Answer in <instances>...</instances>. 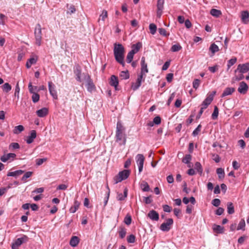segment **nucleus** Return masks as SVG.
I'll use <instances>...</instances> for the list:
<instances>
[{
  "instance_id": "f257e3e1",
  "label": "nucleus",
  "mask_w": 249,
  "mask_h": 249,
  "mask_svg": "<svg viewBox=\"0 0 249 249\" xmlns=\"http://www.w3.org/2000/svg\"><path fill=\"white\" fill-rule=\"evenodd\" d=\"M115 60L123 66H124V48L121 44H114L113 49Z\"/></svg>"
},
{
  "instance_id": "f03ea898",
  "label": "nucleus",
  "mask_w": 249,
  "mask_h": 249,
  "mask_svg": "<svg viewBox=\"0 0 249 249\" xmlns=\"http://www.w3.org/2000/svg\"><path fill=\"white\" fill-rule=\"evenodd\" d=\"M115 137L116 139V141L117 142L123 141V144H125L126 142V139L125 138L124 134V128L120 121H118L117 123Z\"/></svg>"
},
{
  "instance_id": "7ed1b4c3",
  "label": "nucleus",
  "mask_w": 249,
  "mask_h": 249,
  "mask_svg": "<svg viewBox=\"0 0 249 249\" xmlns=\"http://www.w3.org/2000/svg\"><path fill=\"white\" fill-rule=\"evenodd\" d=\"M34 36L36 40V44L39 46L41 44L42 31L41 27L40 24H37L35 28Z\"/></svg>"
},
{
  "instance_id": "20e7f679",
  "label": "nucleus",
  "mask_w": 249,
  "mask_h": 249,
  "mask_svg": "<svg viewBox=\"0 0 249 249\" xmlns=\"http://www.w3.org/2000/svg\"><path fill=\"white\" fill-rule=\"evenodd\" d=\"M129 174L130 172L128 170H124L120 172L114 178V183L117 184L122 180L126 179L128 177Z\"/></svg>"
},
{
  "instance_id": "39448f33",
  "label": "nucleus",
  "mask_w": 249,
  "mask_h": 249,
  "mask_svg": "<svg viewBox=\"0 0 249 249\" xmlns=\"http://www.w3.org/2000/svg\"><path fill=\"white\" fill-rule=\"evenodd\" d=\"M84 75V79L87 82L86 87L88 91L91 92L95 90V86L90 76L88 74H83Z\"/></svg>"
},
{
  "instance_id": "423d86ee",
  "label": "nucleus",
  "mask_w": 249,
  "mask_h": 249,
  "mask_svg": "<svg viewBox=\"0 0 249 249\" xmlns=\"http://www.w3.org/2000/svg\"><path fill=\"white\" fill-rule=\"evenodd\" d=\"M29 238L26 235H23L21 237L17 239L14 243L12 245V249H17L18 247L20 246L22 244L27 242Z\"/></svg>"
},
{
  "instance_id": "0eeeda50",
  "label": "nucleus",
  "mask_w": 249,
  "mask_h": 249,
  "mask_svg": "<svg viewBox=\"0 0 249 249\" xmlns=\"http://www.w3.org/2000/svg\"><path fill=\"white\" fill-rule=\"evenodd\" d=\"M216 93V91H213L212 93L208 95L206 98L204 100L201 104L202 109H206L208 106L211 103L213 99V96Z\"/></svg>"
},
{
  "instance_id": "6e6552de",
  "label": "nucleus",
  "mask_w": 249,
  "mask_h": 249,
  "mask_svg": "<svg viewBox=\"0 0 249 249\" xmlns=\"http://www.w3.org/2000/svg\"><path fill=\"white\" fill-rule=\"evenodd\" d=\"M173 224V220L168 218L165 222H163L160 226V229L163 231H168L171 229V226Z\"/></svg>"
},
{
  "instance_id": "1a4fd4ad",
  "label": "nucleus",
  "mask_w": 249,
  "mask_h": 249,
  "mask_svg": "<svg viewBox=\"0 0 249 249\" xmlns=\"http://www.w3.org/2000/svg\"><path fill=\"white\" fill-rule=\"evenodd\" d=\"M136 162L138 166L139 173H141L143 169L144 157L142 154H138L136 157Z\"/></svg>"
},
{
  "instance_id": "9d476101",
  "label": "nucleus",
  "mask_w": 249,
  "mask_h": 249,
  "mask_svg": "<svg viewBox=\"0 0 249 249\" xmlns=\"http://www.w3.org/2000/svg\"><path fill=\"white\" fill-rule=\"evenodd\" d=\"M48 88L50 94L54 99H57V93L55 89V86L51 81L48 82Z\"/></svg>"
},
{
  "instance_id": "9b49d317",
  "label": "nucleus",
  "mask_w": 249,
  "mask_h": 249,
  "mask_svg": "<svg viewBox=\"0 0 249 249\" xmlns=\"http://www.w3.org/2000/svg\"><path fill=\"white\" fill-rule=\"evenodd\" d=\"M144 78L142 75H138L136 82L132 83L131 89L134 91L138 89L141 86L142 81L144 80Z\"/></svg>"
},
{
  "instance_id": "f8f14e48",
  "label": "nucleus",
  "mask_w": 249,
  "mask_h": 249,
  "mask_svg": "<svg viewBox=\"0 0 249 249\" xmlns=\"http://www.w3.org/2000/svg\"><path fill=\"white\" fill-rule=\"evenodd\" d=\"M148 72V70L147 64L145 62V58L142 57L141 59V71L140 75H142V77H143V76H145L146 73Z\"/></svg>"
},
{
  "instance_id": "ddd939ff",
  "label": "nucleus",
  "mask_w": 249,
  "mask_h": 249,
  "mask_svg": "<svg viewBox=\"0 0 249 249\" xmlns=\"http://www.w3.org/2000/svg\"><path fill=\"white\" fill-rule=\"evenodd\" d=\"M73 72L75 76L76 80L79 82H82L81 78V69L79 65L75 66L73 68Z\"/></svg>"
},
{
  "instance_id": "4468645a",
  "label": "nucleus",
  "mask_w": 249,
  "mask_h": 249,
  "mask_svg": "<svg viewBox=\"0 0 249 249\" xmlns=\"http://www.w3.org/2000/svg\"><path fill=\"white\" fill-rule=\"evenodd\" d=\"M237 71L242 73L248 72L249 71V63L238 65L235 72Z\"/></svg>"
},
{
  "instance_id": "2eb2a0df",
  "label": "nucleus",
  "mask_w": 249,
  "mask_h": 249,
  "mask_svg": "<svg viewBox=\"0 0 249 249\" xmlns=\"http://www.w3.org/2000/svg\"><path fill=\"white\" fill-rule=\"evenodd\" d=\"M249 89L248 85L245 82H241L239 84V86L238 88V91L241 94H245Z\"/></svg>"
},
{
  "instance_id": "dca6fc26",
  "label": "nucleus",
  "mask_w": 249,
  "mask_h": 249,
  "mask_svg": "<svg viewBox=\"0 0 249 249\" xmlns=\"http://www.w3.org/2000/svg\"><path fill=\"white\" fill-rule=\"evenodd\" d=\"M148 217L153 221H158L159 219V214L155 210H151L147 214Z\"/></svg>"
},
{
  "instance_id": "f3484780",
  "label": "nucleus",
  "mask_w": 249,
  "mask_h": 249,
  "mask_svg": "<svg viewBox=\"0 0 249 249\" xmlns=\"http://www.w3.org/2000/svg\"><path fill=\"white\" fill-rule=\"evenodd\" d=\"M118 83L119 82L117 77L114 75H111L109 81V84L110 86L114 87L116 90H118Z\"/></svg>"
},
{
  "instance_id": "a211bd4d",
  "label": "nucleus",
  "mask_w": 249,
  "mask_h": 249,
  "mask_svg": "<svg viewBox=\"0 0 249 249\" xmlns=\"http://www.w3.org/2000/svg\"><path fill=\"white\" fill-rule=\"evenodd\" d=\"M36 137V131L34 130H31L30 132V135L28 136L26 140V142L28 144H30L32 143L34 141V140Z\"/></svg>"
},
{
  "instance_id": "6ab92c4d",
  "label": "nucleus",
  "mask_w": 249,
  "mask_h": 249,
  "mask_svg": "<svg viewBox=\"0 0 249 249\" xmlns=\"http://www.w3.org/2000/svg\"><path fill=\"white\" fill-rule=\"evenodd\" d=\"M16 155L14 153H8L7 154H4L1 157L0 160L2 162H5L11 159H12L13 160L16 157Z\"/></svg>"
},
{
  "instance_id": "aec40b11",
  "label": "nucleus",
  "mask_w": 249,
  "mask_h": 249,
  "mask_svg": "<svg viewBox=\"0 0 249 249\" xmlns=\"http://www.w3.org/2000/svg\"><path fill=\"white\" fill-rule=\"evenodd\" d=\"M38 59V57L37 56H33L32 57L30 58L28 60L26 64V67L27 69H29L31 68L32 65L35 64Z\"/></svg>"
},
{
  "instance_id": "412c9836",
  "label": "nucleus",
  "mask_w": 249,
  "mask_h": 249,
  "mask_svg": "<svg viewBox=\"0 0 249 249\" xmlns=\"http://www.w3.org/2000/svg\"><path fill=\"white\" fill-rule=\"evenodd\" d=\"M36 113L39 117H44L48 114V109L43 107L37 110Z\"/></svg>"
},
{
  "instance_id": "4be33fe9",
  "label": "nucleus",
  "mask_w": 249,
  "mask_h": 249,
  "mask_svg": "<svg viewBox=\"0 0 249 249\" xmlns=\"http://www.w3.org/2000/svg\"><path fill=\"white\" fill-rule=\"evenodd\" d=\"M241 19L245 23L249 21V13L247 11H244L241 13Z\"/></svg>"
},
{
  "instance_id": "5701e85b",
  "label": "nucleus",
  "mask_w": 249,
  "mask_h": 249,
  "mask_svg": "<svg viewBox=\"0 0 249 249\" xmlns=\"http://www.w3.org/2000/svg\"><path fill=\"white\" fill-rule=\"evenodd\" d=\"M142 47V43L141 42H138L132 46V50L130 51V52L133 53L134 54H135L139 52V50Z\"/></svg>"
},
{
  "instance_id": "b1692460",
  "label": "nucleus",
  "mask_w": 249,
  "mask_h": 249,
  "mask_svg": "<svg viewBox=\"0 0 249 249\" xmlns=\"http://www.w3.org/2000/svg\"><path fill=\"white\" fill-rule=\"evenodd\" d=\"M234 91L235 89L233 88H226L224 90L221 97H224L231 95Z\"/></svg>"
},
{
  "instance_id": "393cba45",
  "label": "nucleus",
  "mask_w": 249,
  "mask_h": 249,
  "mask_svg": "<svg viewBox=\"0 0 249 249\" xmlns=\"http://www.w3.org/2000/svg\"><path fill=\"white\" fill-rule=\"evenodd\" d=\"M24 171L22 170H18L13 172H9L7 174V176L9 177H17L22 174Z\"/></svg>"
},
{
  "instance_id": "a878e982",
  "label": "nucleus",
  "mask_w": 249,
  "mask_h": 249,
  "mask_svg": "<svg viewBox=\"0 0 249 249\" xmlns=\"http://www.w3.org/2000/svg\"><path fill=\"white\" fill-rule=\"evenodd\" d=\"M79 240L77 236H72L70 240V244L71 247H75L79 243Z\"/></svg>"
},
{
  "instance_id": "bb28decb",
  "label": "nucleus",
  "mask_w": 249,
  "mask_h": 249,
  "mask_svg": "<svg viewBox=\"0 0 249 249\" xmlns=\"http://www.w3.org/2000/svg\"><path fill=\"white\" fill-rule=\"evenodd\" d=\"M213 229V231L217 233H222L224 232V228L220 225L214 224Z\"/></svg>"
},
{
  "instance_id": "cd10ccee",
  "label": "nucleus",
  "mask_w": 249,
  "mask_h": 249,
  "mask_svg": "<svg viewBox=\"0 0 249 249\" xmlns=\"http://www.w3.org/2000/svg\"><path fill=\"white\" fill-rule=\"evenodd\" d=\"M80 205V203L77 201L75 200L74 202V205L73 206L71 207L70 209V212L71 213H74L78 209Z\"/></svg>"
},
{
  "instance_id": "c85d7f7f",
  "label": "nucleus",
  "mask_w": 249,
  "mask_h": 249,
  "mask_svg": "<svg viewBox=\"0 0 249 249\" xmlns=\"http://www.w3.org/2000/svg\"><path fill=\"white\" fill-rule=\"evenodd\" d=\"M140 187L143 192H149L150 191V187L145 181H142L140 185Z\"/></svg>"
},
{
  "instance_id": "c756f323",
  "label": "nucleus",
  "mask_w": 249,
  "mask_h": 249,
  "mask_svg": "<svg viewBox=\"0 0 249 249\" xmlns=\"http://www.w3.org/2000/svg\"><path fill=\"white\" fill-rule=\"evenodd\" d=\"M24 128L23 125H19L15 127L13 130V133L15 134H18L23 131Z\"/></svg>"
},
{
  "instance_id": "7c9ffc66",
  "label": "nucleus",
  "mask_w": 249,
  "mask_h": 249,
  "mask_svg": "<svg viewBox=\"0 0 249 249\" xmlns=\"http://www.w3.org/2000/svg\"><path fill=\"white\" fill-rule=\"evenodd\" d=\"M195 168L197 171L198 174L201 176L203 172L202 167L199 162H196L195 164Z\"/></svg>"
},
{
  "instance_id": "2f4dec72",
  "label": "nucleus",
  "mask_w": 249,
  "mask_h": 249,
  "mask_svg": "<svg viewBox=\"0 0 249 249\" xmlns=\"http://www.w3.org/2000/svg\"><path fill=\"white\" fill-rule=\"evenodd\" d=\"M210 14L213 17H219L222 15L221 11L215 9H212L210 11Z\"/></svg>"
},
{
  "instance_id": "473e14b6",
  "label": "nucleus",
  "mask_w": 249,
  "mask_h": 249,
  "mask_svg": "<svg viewBox=\"0 0 249 249\" xmlns=\"http://www.w3.org/2000/svg\"><path fill=\"white\" fill-rule=\"evenodd\" d=\"M227 211L230 214H233L234 213V209L233 204L231 202H228L227 204Z\"/></svg>"
},
{
  "instance_id": "72a5a7b5",
  "label": "nucleus",
  "mask_w": 249,
  "mask_h": 249,
  "mask_svg": "<svg viewBox=\"0 0 249 249\" xmlns=\"http://www.w3.org/2000/svg\"><path fill=\"white\" fill-rule=\"evenodd\" d=\"M245 226H246L245 221L244 219H242L240 221L236 229L238 231V230L245 231Z\"/></svg>"
},
{
  "instance_id": "f704fd0d",
  "label": "nucleus",
  "mask_w": 249,
  "mask_h": 249,
  "mask_svg": "<svg viewBox=\"0 0 249 249\" xmlns=\"http://www.w3.org/2000/svg\"><path fill=\"white\" fill-rule=\"evenodd\" d=\"M210 51L213 54L216 52L219 51V48L217 45L214 43H213L210 47Z\"/></svg>"
},
{
  "instance_id": "c9c22d12",
  "label": "nucleus",
  "mask_w": 249,
  "mask_h": 249,
  "mask_svg": "<svg viewBox=\"0 0 249 249\" xmlns=\"http://www.w3.org/2000/svg\"><path fill=\"white\" fill-rule=\"evenodd\" d=\"M182 49V47L179 45V44L177 43L173 45L171 48V51L173 52H178Z\"/></svg>"
},
{
  "instance_id": "e433bc0d",
  "label": "nucleus",
  "mask_w": 249,
  "mask_h": 249,
  "mask_svg": "<svg viewBox=\"0 0 249 249\" xmlns=\"http://www.w3.org/2000/svg\"><path fill=\"white\" fill-rule=\"evenodd\" d=\"M107 188L108 191L107 192L106 196L104 198V208L106 206V205L107 204L108 200L109 197V195H110V190H109L108 186L107 185Z\"/></svg>"
},
{
  "instance_id": "4c0bfd02",
  "label": "nucleus",
  "mask_w": 249,
  "mask_h": 249,
  "mask_svg": "<svg viewBox=\"0 0 249 249\" xmlns=\"http://www.w3.org/2000/svg\"><path fill=\"white\" fill-rule=\"evenodd\" d=\"M120 77L122 79H127L129 78V74L128 71H122L120 74Z\"/></svg>"
},
{
  "instance_id": "58836bf2",
  "label": "nucleus",
  "mask_w": 249,
  "mask_h": 249,
  "mask_svg": "<svg viewBox=\"0 0 249 249\" xmlns=\"http://www.w3.org/2000/svg\"><path fill=\"white\" fill-rule=\"evenodd\" d=\"M236 61L237 59L235 57L230 59L228 62L227 71H228L229 69L236 62Z\"/></svg>"
},
{
  "instance_id": "ea45409f",
  "label": "nucleus",
  "mask_w": 249,
  "mask_h": 249,
  "mask_svg": "<svg viewBox=\"0 0 249 249\" xmlns=\"http://www.w3.org/2000/svg\"><path fill=\"white\" fill-rule=\"evenodd\" d=\"M216 173L218 175L219 178H222L224 177L225 172L224 170L222 168H218L216 169Z\"/></svg>"
},
{
  "instance_id": "a19ab883",
  "label": "nucleus",
  "mask_w": 249,
  "mask_h": 249,
  "mask_svg": "<svg viewBox=\"0 0 249 249\" xmlns=\"http://www.w3.org/2000/svg\"><path fill=\"white\" fill-rule=\"evenodd\" d=\"M149 30L152 35H155L157 31V26L154 23H151L149 25Z\"/></svg>"
},
{
  "instance_id": "79ce46f5",
  "label": "nucleus",
  "mask_w": 249,
  "mask_h": 249,
  "mask_svg": "<svg viewBox=\"0 0 249 249\" xmlns=\"http://www.w3.org/2000/svg\"><path fill=\"white\" fill-rule=\"evenodd\" d=\"M107 17V12L106 10H104L102 11V14L100 16V18L98 20V22L101 19L103 21H104L105 19Z\"/></svg>"
},
{
  "instance_id": "37998d69",
  "label": "nucleus",
  "mask_w": 249,
  "mask_h": 249,
  "mask_svg": "<svg viewBox=\"0 0 249 249\" xmlns=\"http://www.w3.org/2000/svg\"><path fill=\"white\" fill-rule=\"evenodd\" d=\"M192 159V156L190 154H187L182 159V162L186 164H189Z\"/></svg>"
},
{
  "instance_id": "c03bdc74",
  "label": "nucleus",
  "mask_w": 249,
  "mask_h": 249,
  "mask_svg": "<svg viewBox=\"0 0 249 249\" xmlns=\"http://www.w3.org/2000/svg\"><path fill=\"white\" fill-rule=\"evenodd\" d=\"M33 174V172L31 171H28L26 172L24 175L23 176V177L21 178V180L25 182L26 181V179L31 177Z\"/></svg>"
},
{
  "instance_id": "a18cd8bd",
  "label": "nucleus",
  "mask_w": 249,
  "mask_h": 249,
  "mask_svg": "<svg viewBox=\"0 0 249 249\" xmlns=\"http://www.w3.org/2000/svg\"><path fill=\"white\" fill-rule=\"evenodd\" d=\"M218 115V108L216 106L214 107L213 112L212 115V118L213 119L215 120L217 118Z\"/></svg>"
},
{
  "instance_id": "49530a36",
  "label": "nucleus",
  "mask_w": 249,
  "mask_h": 249,
  "mask_svg": "<svg viewBox=\"0 0 249 249\" xmlns=\"http://www.w3.org/2000/svg\"><path fill=\"white\" fill-rule=\"evenodd\" d=\"M12 184H9L7 187L6 188H0V196H2L6 191L8 190L9 189L12 188Z\"/></svg>"
},
{
  "instance_id": "de8ad7c7",
  "label": "nucleus",
  "mask_w": 249,
  "mask_h": 249,
  "mask_svg": "<svg viewBox=\"0 0 249 249\" xmlns=\"http://www.w3.org/2000/svg\"><path fill=\"white\" fill-rule=\"evenodd\" d=\"M2 89L4 91L8 92L11 89V86L9 83H6L2 86Z\"/></svg>"
},
{
  "instance_id": "09e8293b",
  "label": "nucleus",
  "mask_w": 249,
  "mask_h": 249,
  "mask_svg": "<svg viewBox=\"0 0 249 249\" xmlns=\"http://www.w3.org/2000/svg\"><path fill=\"white\" fill-rule=\"evenodd\" d=\"M69 4H67V7L69 9V11L67 12V13H69L70 14L74 13L76 11L74 6L73 5H70L69 7Z\"/></svg>"
},
{
  "instance_id": "8fccbe9b",
  "label": "nucleus",
  "mask_w": 249,
  "mask_h": 249,
  "mask_svg": "<svg viewBox=\"0 0 249 249\" xmlns=\"http://www.w3.org/2000/svg\"><path fill=\"white\" fill-rule=\"evenodd\" d=\"M134 54L130 51L128 53L126 56V61L128 63H130L133 60Z\"/></svg>"
},
{
  "instance_id": "3c124183",
  "label": "nucleus",
  "mask_w": 249,
  "mask_h": 249,
  "mask_svg": "<svg viewBox=\"0 0 249 249\" xmlns=\"http://www.w3.org/2000/svg\"><path fill=\"white\" fill-rule=\"evenodd\" d=\"M119 236L121 238H124L126 233V229L124 228H121L120 230L119 231Z\"/></svg>"
},
{
  "instance_id": "603ef678",
  "label": "nucleus",
  "mask_w": 249,
  "mask_h": 249,
  "mask_svg": "<svg viewBox=\"0 0 249 249\" xmlns=\"http://www.w3.org/2000/svg\"><path fill=\"white\" fill-rule=\"evenodd\" d=\"M20 147L19 145L17 142H12L11 143L9 146V149H18Z\"/></svg>"
},
{
  "instance_id": "864d4df0",
  "label": "nucleus",
  "mask_w": 249,
  "mask_h": 249,
  "mask_svg": "<svg viewBox=\"0 0 249 249\" xmlns=\"http://www.w3.org/2000/svg\"><path fill=\"white\" fill-rule=\"evenodd\" d=\"M164 3V0H158L157 5V9L160 10H163Z\"/></svg>"
},
{
  "instance_id": "5fc2aeb1",
  "label": "nucleus",
  "mask_w": 249,
  "mask_h": 249,
  "mask_svg": "<svg viewBox=\"0 0 249 249\" xmlns=\"http://www.w3.org/2000/svg\"><path fill=\"white\" fill-rule=\"evenodd\" d=\"M32 100L34 103L37 102L39 100V95L37 93H33L32 95Z\"/></svg>"
},
{
  "instance_id": "6e6d98bb",
  "label": "nucleus",
  "mask_w": 249,
  "mask_h": 249,
  "mask_svg": "<svg viewBox=\"0 0 249 249\" xmlns=\"http://www.w3.org/2000/svg\"><path fill=\"white\" fill-rule=\"evenodd\" d=\"M19 91H20V88L18 85V83L16 86V88L15 89V93H14L15 97H17L18 99V98H19Z\"/></svg>"
},
{
  "instance_id": "4d7b16f0",
  "label": "nucleus",
  "mask_w": 249,
  "mask_h": 249,
  "mask_svg": "<svg viewBox=\"0 0 249 249\" xmlns=\"http://www.w3.org/2000/svg\"><path fill=\"white\" fill-rule=\"evenodd\" d=\"M159 32L160 35H162L164 36H167L169 35V34L166 32L165 29L162 28L159 29Z\"/></svg>"
},
{
  "instance_id": "13d9d810",
  "label": "nucleus",
  "mask_w": 249,
  "mask_h": 249,
  "mask_svg": "<svg viewBox=\"0 0 249 249\" xmlns=\"http://www.w3.org/2000/svg\"><path fill=\"white\" fill-rule=\"evenodd\" d=\"M200 81L198 79H195L193 82V87L194 89H197L199 86Z\"/></svg>"
},
{
  "instance_id": "bf43d9fd",
  "label": "nucleus",
  "mask_w": 249,
  "mask_h": 249,
  "mask_svg": "<svg viewBox=\"0 0 249 249\" xmlns=\"http://www.w3.org/2000/svg\"><path fill=\"white\" fill-rule=\"evenodd\" d=\"M28 89L29 92L31 93H35V91L37 90V87H33L32 83L30 82L28 85Z\"/></svg>"
},
{
  "instance_id": "052dcab7",
  "label": "nucleus",
  "mask_w": 249,
  "mask_h": 249,
  "mask_svg": "<svg viewBox=\"0 0 249 249\" xmlns=\"http://www.w3.org/2000/svg\"><path fill=\"white\" fill-rule=\"evenodd\" d=\"M127 241L129 243H133L135 241V236L133 234L129 235L127 238Z\"/></svg>"
},
{
  "instance_id": "680f3d73",
  "label": "nucleus",
  "mask_w": 249,
  "mask_h": 249,
  "mask_svg": "<svg viewBox=\"0 0 249 249\" xmlns=\"http://www.w3.org/2000/svg\"><path fill=\"white\" fill-rule=\"evenodd\" d=\"M201 125L199 124L197 127L193 131L192 135L196 136L201 130Z\"/></svg>"
},
{
  "instance_id": "e2e57ef3",
  "label": "nucleus",
  "mask_w": 249,
  "mask_h": 249,
  "mask_svg": "<svg viewBox=\"0 0 249 249\" xmlns=\"http://www.w3.org/2000/svg\"><path fill=\"white\" fill-rule=\"evenodd\" d=\"M47 160V158H43V159H37L36 160V164L37 165H41L44 162Z\"/></svg>"
},
{
  "instance_id": "0e129e2a",
  "label": "nucleus",
  "mask_w": 249,
  "mask_h": 249,
  "mask_svg": "<svg viewBox=\"0 0 249 249\" xmlns=\"http://www.w3.org/2000/svg\"><path fill=\"white\" fill-rule=\"evenodd\" d=\"M131 217L130 215H126L124 219V222L127 225H129L131 223Z\"/></svg>"
},
{
  "instance_id": "69168bd1",
  "label": "nucleus",
  "mask_w": 249,
  "mask_h": 249,
  "mask_svg": "<svg viewBox=\"0 0 249 249\" xmlns=\"http://www.w3.org/2000/svg\"><path fill=\"white\" fill-rule=\"evenodd\" d=\"M212 203L213 206L218 207L220 204V200L218 198H215L213 200Z\"/></svg>"
},
{
  "instance_id": "338daca9",
  "label": "nucleus",
  "mask_w": 249,
  "mask_h": 249,
  "mask_svg": "<svg viewBox=\"0 0 249 249\" xmlns=\"http://www.w3.org/2000/svg\"><path fill=\"white\" fill-rule=\"evenodd\" d=\"M153 122L156 124H159L161 123V119L160 117L157 116L154 118Z\"/></svg>"
},
{
  "instance_id": "774afa93",
  "label": "nucleus",
  "mask_w": 249,
  "mask_h": 249,
  "mask_svg": "<svg viewBox=\"0 0 249 249\" xmlns=\"http://www.w3.org/2000/svg\"><path fill=\"white\" fill-rule=\"evenodd\" d=\"M166 78L168 82H171L173 78V74L172 73L167 74Z\"/></svg>"
}]
</instances>
